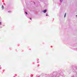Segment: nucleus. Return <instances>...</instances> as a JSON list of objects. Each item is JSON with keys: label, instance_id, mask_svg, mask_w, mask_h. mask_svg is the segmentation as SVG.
Masks as SVG:
<instances>
[{"label": "nucleus", "instance_id": "f257e3e1", "mask_svg": "<svg viewBox=\"0 0 77 77\" xmlns=\"http://www.w3.org/2000/svg\"><path fill=\"white\" fill-rule=\"evenodd\" d=\"M51 75V77H56L55 76H54V74H52Z\"/></svg>", "mask_w": 77, "mask_h": 77}, {"label": "nucleus", "instance_id": "f03ea898", "mask_svg": "<svg viewBox=\"0 0 77 77\" xmlns=\"http://www.w3.org/2000/svg\"><path fill=\"white\" fill-rule=\"evenodd\" d=\"M43 12L44 13H45L46 12H47V10H45L44 11H43Z\"/></svg>", "mask_w": 77, "mask_h": 77}, {"label": "nucleus", "instance_id": "7ed1b4c3", "mask_svg": "<svg viewBox=\"0 0 77 77\" xmlns=\"http://www.w3.org/2000/svg\"><path fill=\"white\" fill-rule=\"evenodd\" d=\"M2 9H4V7H3V6H2Z\"/></svg>", "mask_w": 77, "mask_h": 77}, {"label": "nucleus", "instance_id": "20e7f679", "mask_svg": "<svg viewBox=\"0 0 77 77\" xmlns=\"http://www.w3.org/2000/svg\"><path fill=\"white\" fill-rule=\"evenodd\" d=\"M25 14H26V15H27V13L26 12H25Z\"/></svg>", "mask_w": 77, "mask_h": 77}, {"label": "nucleus", "instance_id": "39448f33", "mask_svg": "<svg viewBox=\"0 0 77 77\" xmlns=\"http://www.w3.org/2000/svg\"><path fill=\"white\" fill-rule=\"evenodd\" d=\"M66 16V13H65V15H64V17H65V16Z\"/></svg>", "mask_w": 77, "mask_h": 77}, {"label": "nucleus", "instance_id": "423d86ee", "mask_svg": "<svg viewBox=\"0 0 77 77\" xmlns=\"http://www.w3.org/2000/svg\"><path fill=\"white\" fill-rule=\"evenodd\" d=\"M0 25H2V23L0 22Z\"/></svg>", "mask_w": 77, "mask_h": 77}, {"label": "nucleus", "instance_id": "0eeeda50", "mask_svg": "<svg viewBox=\"0 0 77 77\" xmlns=\"http://www.w3.org/2000/svg\"><path fill=\"white\" fill-rule=\"evenodd\" d=\"M1 68L2 67H1V66H0V68Z\"/></svg>", "mask_w": 77, "mask_h": 77}, {"label": "nucleus", "instance_id": "6e6552de", "mask_svg": "<svg viewBox=\"0 0 77 77\" xmlns=\"http://www.w3.org/2000/svg\"><path fill=\"white\" fill-rule=\"evenodd\" d=\"M74 77V75H73V76H72V77Z\"/></svg>", "mask_w": 77, "mask_h": 77}, {"label": "nucleus", "instance_id": "1a4fd4ad", "mask_svg": "<svg viewBox=\"0 0 77 77\" xmlns=\"http://www.w3.org/2000/svg\"><path fill=\"white\" fill-rule=\"evenodd\" d=\"M46 16H48V15L46 14Z\"/></svg>", "mask_w": 77, "mask_h": 77}, {"label": "nucleus", "instance_id": "9d476101", "mask_svg": "<svg viewBox=\"0 0 77 77\" xmlns=\"http://www.w3.org/2000/svg\"><path fill=\"white\" fill-rule=\"evenodd\" d=\"M76 17H77V15H76Z\"/></svg>", "mask_w": 77, "mask_h": 77}, {"label": "nucleus", "instance_id": "9b49d317", "mask_svg": "<svg viewBox=\"0 0 77 77\" xmlns=\"http://www.w3.org/2000/svg\"><path fill=\"white\" fill-rule=\"evenodd\" d=\"M30 20H31V18H30Z\"/></svg>", "mask_w": 77, "mask_h": 77}, {"label": "nucleus", "instance_id": "f8f14e48", "mask_svg": "<svg viewBox=\"0 0 77 77\" xmlns=\"http://www.w3.org/2000/svg\"><path fill=\"white\" fill-rule=\"evenodd\" d=\"M60 0V1H61V0Z\"/></svg>", "mask_w": 77, "mask_h": 77}]
</instances>
